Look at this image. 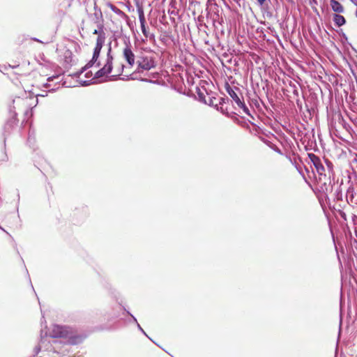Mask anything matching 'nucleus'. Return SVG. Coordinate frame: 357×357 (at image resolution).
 <instances>
[{
  "instance_id": "a211bd4d",
  "label": "nucleus",
  "mask_w": 357,
  "mask_h": 357,
  "mask_svg": "<svg viewBox=\"0 0 357 357\" xmlns=\"http://www.w3.org/2000/svg\"><path fill=\"white\" fill-rule=\"evenodd\" d=\"M138 328L142 331H143L142 328H141V326L138 324Z\"/></svg>"
},
{
  "instance_id": "9d476101",
  "label": "nucleus",
  "mask_w": 357,
  "mask_h": 357,
  "mask_svg": "<svg viewBox=\"0 0 357 357\" xmlns=\"http://www.w3.org/2000/svg\"><path fill=\"white\" fill-rule=\"evenodd\" d=\"M104 42H105L104 34H99V36H98V38L96 40V45L95 49L101 50Z\"/></svg>"
},
{
  "instance_id": "0eeeda50",
  "label": "nucleus",
  "mask_w": 357,
  "mask_h": 357,
  "mask_svg": "<svg viewBox=\"0 0 357 357\" xmlns=\"http://www.w3.org/2000/svg\"><path fill=\"white\" fill-rule=\"evenodd\" d=\"M100 50L94 49L93 55L92 59L84 66L83 70H86V68H91L93 66V64L98 59V58L99 56V54H100Z\"/></svg>"
},
{
  "instance_id": "20e7f679",
  "label": "nucleus",
  "mask_w": 357,
  "mask_h": 357,
  "mask_svg": "<svg viewBox=\"0 0 357 357\" xmlns=\"http://www.w3.org/2000/svg\"><path fill=\"white\" fill-rule=\"evenodd\" d=\"M138 66L139 68L149 70L154 67V61L151 59L146 57L142 61H138Z\"/></svg>"
},
{
  "instance_id": "f8f14e48",
  "label": "nucleus",
  "mask_w": 357,
  "mask_h": 357,
  "mask_svg": "<svg viewBox=\"0 0 357 357\" xmlns=\"http://www.w3.org/2000/svg\"><path fill=\"white\" fill-rule=\"evenodd\" d=\"M138 13H139V22H140V25L145 24H146V20H145V17H144V14L143 10L142 9H139L138 10Z\"/></svg>"
},
{
  "instance_id": "7ed1b4c3",
  "label": "nucleus",
  "mask_w": 357,
  "mask_h": 357,
  "mask_svg": "<svg viewBox=\"0 0 357 357\" xmlns=\"http://www.w3.org/2000/svg\"><path fill=\"white\" fill-rule=\"evenodd\" d=\"M123 55L124 59L127 61L128 63L132 66L135 64V54L131 50V47L129 45H126L123 50Z\"/></svg>"
},
{
  "instance_id": "1a4fd4ad",
  "label": "nucleus",
  "mask_w": 357,
  "mask_h": 357,
  "mask_svg": "<svg viewBox=\"0 0 357 357\" xmlns=\"http://www.w3.org/2000/svg\"><path fill=\"white\" fill-rule=\"evenodd\" d=\"M311 160L313 162L314 165H315L317 169L318 172H319L320 169L324 170V166L321 164L320 160L318 157L315 156L314 155H310Z\"/></svg>"
},
{
  "instance_id": "f257e3e1",
  "label": "nucleus",
  "mask_w": 357,
  "mask_h": 357,
  "mask_svg": "<svg viewBox=\"0 0 357 357\" xmlns=\"http://www.w3.org/2000/svg\"><path fill=\"white\" fill-rule=\"evenodd\" d=\"M112 61L113 57L111 55V48H109L107 54L106 63L101 69L96 73L94 78L102 77L110 73L112 69Z\"/></svg>"
},
{
  "instance_id": "f3484780",
  "label": "nucleus",
  "mask_w": 357,
  "mask_h": 357,
  "mask_svg": "<svg viewBox=\"0 0 357 357\" xmlns=\"http://www.w3.org/2000/svg\"><path fill=\"white\" fill-rule=\"evenodd\" d=\"M36 353H38V352H39V351H40V348H38V347H37V348H36Z\"/></svg>"
},
{
  "instance_id": "423d86ee",
  "label": "nucleus",
  "mask_w": 357,
  "mask_h": 357,
  "mask_svg": "<svg viewBox=\"0 0 357 357\" xmlns=\"http://www.w3.org/2000/svg\"><path fill=\"white\" fill-rule=\"evenodd\" d=\"M228 93L229 96L232 98V99L236 102V103L238 105V106L241 108H243L244 110H248L247 107H245L244 102H243L238 95L232 90L229 89L228 90Z\"/></svg>"
},
{
  "instance_id": "9b49d317",
  "label": "nucleus",
  "mask_w": 357,
  "mask_h": 357,
  "mask_svg": "<svg viewBox=\"0 0 357 357\" xmlns=\"http://www.w3.org/2000/svg\"><path fill=\"white\" fill-rule=\"evenodd\" d=\"M140 26H141L142 31V33H143V34H144V36H145L146 38L153 39L154 38V35L153 34H151L146 30L145 24H142Z\"/></svg>"
},
{
  "instance_id": "6e6552de",
  "label": "nucleus",
  "mask_w": 357,
  "mask_h": 357,
  "mask_svg": "<svg viewBox=\"0 0 357 357\" xmlns=\"http://www.w3.org/2000/svg\"><path fill=\"white\" fill-rule=\"evenodd\" d=\"M333 19V22L337 26H341L346 23L345 18L342 15H340V13L335 14Z\"/></svg>"
},
{
  "instance_id": "2eb2a0df",
  "label": "nucleus",
  "mask_w": 357,
  "mask_h": 357,
  "mask_svg": "<svg viewBox=\"0 0 357 357\" xmlns=\"http://www.w3.org/2000/svg\"><path fill=\"white\" fill-rule=\"evenodd\" d=\"M353 3L356 6V16L357 17V1H353Z\"/></svg>"
},
{
  "instance_id": "dca6fc26",
  "label": "nucleus",
  "mask_w": 357,
  "mask_h": 357,
  "mask_svg": "<svg viewBox=\"0 0 357 357\" xmlns=\"http://www.w3.org/2000/svg\"><path fill=\"white\" fill-rule=\"evenodd\" d=\"M123 67H124V66H123V65H122V66H121V69L120 70V71H119V74H117L116 76L119 75L122 73L123 69Z\"/></svg>"
},
{
  "instance_id": "ddd939ff",
  "label": "nucleus",
  "mask_w": 357,
  "mask_h": 357,
  "mask_svg": "<svg viewBox=\"0 0 357 357\" xmlns=\"http://www.w3.org/2000/svg\"><path fill=\"white\" fill-rule=\"evenodd\" d=\"M258 3L261 6L264 3L266 0H257Z\"/></svg>"
},
{
  "instance_id": "4468645a",
  "label": "nucleus",
  "mask_w": 357,
  "mask_h": 357,
  "mask_svg": "<svg viewBox=\"0 0 357 357\" xmlns=\"http://www.w3.org/2000/svg\"><path fill=\"white\" fill-rule=\"evenodd\" d=\"M93 34H98V35H99V34H102V33H100L98 30H96H96H94V31H93Z\"/></svg>"
},
{
  "instance_id": "39448f33",
  "label": "nucleus",
  "mask_w": 357,
  "mask_h": 357,
  "mask_svg": "<svg viewBox=\"0 0 357 357\" xmlns=\"http://www.w3.org/2000/svg\"><path fill=\"white\" fill-rule=\"evenodd\" d=\"M330 6L332 10L336 13L335 14L342 13L344 11V8L343 6L336 0H331Z\"/></svg>"
},
{
  "instance_id": "f03ea898",
  "label": "nucleus",
  "mask_w": 357,
  "mask_h": 357,
  "mask_svg": "<svg viewBox=\"0 0 357 357\" xmlns=\"http://www.w3.org/2000/svg\"><path fill=\"white\" fill-rule=\"evenodd\" d=\"M52 336L54 337H69L70 342L73 344H77L80 340V338L79 337H72L69 336L68 329L66 327H63V326H54Z\"/></svg>"
}]
</instances>
